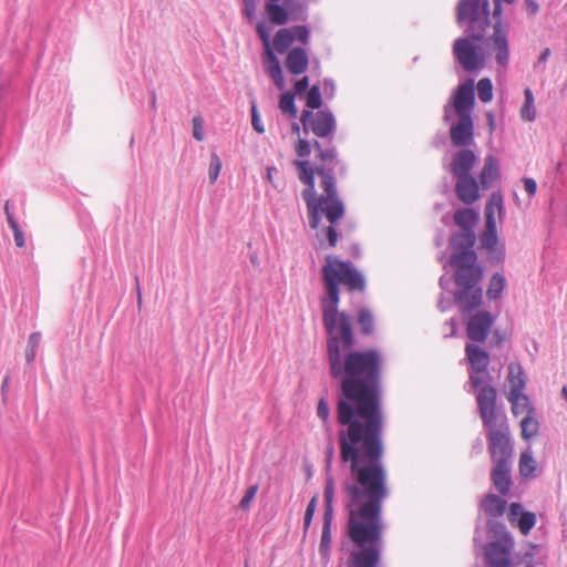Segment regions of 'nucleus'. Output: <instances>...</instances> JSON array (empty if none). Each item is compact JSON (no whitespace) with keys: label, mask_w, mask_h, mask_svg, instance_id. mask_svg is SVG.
Instances as JSON below:
<instances>
[{"label":"nucleus","mask_w":567,"mask_h":567,"mask_svg":"<svg viewBox=\"0 0 567 567\" xmlns=\"http://www.w3.org/2000/svg\"><path fill=\"white\" fill-rule=\"evenodd\" d=\"M344 350L340 336L328 338L330 374L340 380L337 422L340 460L350 466L341 485L348 514L337 567H381L383 550L382 504L388 498V473L383 464V413L379 350Z\"/></svg>","instance_id":"obj_1"},{"label":"nucleus","mask_w":567,"mask_h":567,"mask_svg":"<svg viewBox=\"0 0 567 567\" xmlns=\"http://www.w3.org/2000/svg\"><path fill=\"white\" fill-rule=\"evenodd\" d=\"M313 148L320 164L312 167L308 161L297 159L293 162V165L299 171V179L306 185V188L302 190V198L312 215L313 224H316L319 203H316L318 195L315 187V175H319V169L322 167L329 168L331 176L336 177V174L344 176L347 174V166L338 158L337 147L331 143V140L327 146H323L319 141H313Z\"/></svg>","instance_id":"obj_2"},{"label":"nucleus","mask_w":567,"mask_h":567,"mask_svg":"<svg viewBox=\"0 0 567 567\" xmlns=\"http://www.w3.org/2000/svg\"><path fill=\"white\" fill-rule=\"evenodd\" d=\"M321 271L326 289V295L321 298L323 324L328 338L340 336L343 349L347 350L353 344L354 340L350 317L338 311L340 301L338 275L330 265H323Z\"/></svg>","instance_id":"obj_3"},{"label":"nucleus","mask_w":567,"mask_h":567,"mask_svg":"<svg viewBox=\"0 0 567 567\" xmlns=\"http://www.w3.org/2000/svg\"><path fill=\"white\" fill-rule=\"evenodd\" d=\"M456 22L475 40L485 37L491 25L488 0H460L456 6Z\"/></svg>","instance_id":"obj_4"},{"label":"nucleus","mask_w":567,"mask_h":567,"mask_svg":"<svg viewBox=\"0 0 567 567\" xmlns=\"http://www.w3.org/2000/svg\"><path fill=\"white\" fill-rule=\"evenodd\" d=\"M483 277L482 268H467L455 270L454 281L458 287L455 292V302L463 315H468L480 308L483 300V291L480 281Z\"/></svg>","instance_id":"obj_5"},{"label":"nucleus","mask_w":567,"mask_h":567,"mask_svg":"<svg viewBox=\"0 0 567 567\" xmlns=\"http://www.w3.org/2000/svg\"><path fill=\"white\" fill-rule=\"evenodd\" d=\"M329 168H320L319 176L321 178V187L326 195L317 196L319 203V209L317 215V221L313 224L312 215L308 210L309 226L311 229H317L320 225L322 214L326 215L327 219L334 224L344 215V205L337 193L336 177L331 176Z\"/></svg>","instance_id":"obj_6"},{"label":"nucleus","mask_w":567,"mask_h":567,"mask_svg":"<svg viewBox=\"0 0 567 567\" xmlns=\"http://www.w3.org/2000/svg\"><path fill=\"white\" fill-rule=\"evenodd\" d=\"M475 235L473 231H460L450 239L452 248L451 265L455 270H465L470 268H481L476 265L477 256L473 247L475 245Z\"/></svg>","instance_id":"obj_7"},{"label":"nucleus","mask_w":567,"mask_h":567,"mask_svg":"<svg viewBox=\"0 0 567 567\" xmlns=\"http://www.w3.org/2000/svg\"><path fill=\"white\" fill-rule=\"evenodd\" d=\"M265 10L274 24L284 25L289 20H307V6L301 0H267Z\"/></svg>","instance_id":"obj_8"},{"label":"nucleus","mask_w":567,"mask_h":567,"mask_svg":"<svg viewBox=\"0 0 567 567\" xmlns=\"http://www.w3.org/2000/svg\"><path fill=\"white\" fill-rule=\"evenodd\" d=\"M466 37L458 38L453 44V54L456 61L466 72H474L481 70L485 65V55L480 47L474 44L473 41L480 42L470 37L465 31ZM484 37L481 39V41Z\"/></svg>","instance_id":"obj_9"},{"label":"nucleus","mask_w":567,"mask_h":567,"mask_svg":"<svg viewBox=\"0 0 567 567\" xmlns=\"http://www.w3.org/2000/svg\"><path fill=\"white\" fill-rule=\"evenodd\" d=\"M324 498V513L321 539L319 544V554L321 558L329 559L331 554V542H332V520H333V499H334V480L328 475L326 477V485L323 491Z\"/></svg>","instance_id":"obj_10"},{"label":"nucleus","mask_w":567,"mask_h":567,"mask_svg":"<svg viewBox=\"0 0 567 567\" xmlns=\"http://www.w3.org/2000/svg\"><path fill=\"white\" fill-rule=\"evenodd\" d=\"M300 121L305 133L311 131L321 138L330 137L337 130L336 117L329 110H319L317 112L303 110Z\"/></svg>","instance_id":"obj_11"},{"label":"nucleus","mask_w":567,"mask_h":567,"mask_svg":"<svg viewBox=\"0 0 567 567\" xmlns=\"http://www.w3.org/2000/svg\"><path fill=\"white\" fill-rule=\"evenodd\" d=\"M465 353L470 363L468 377L472 388H477L484 383V379H493L491 373L487 371L489 364V354L487 351L477 344L466 343Z\"/></svg>","instance_id":"obj_12"},{"label":"nucleus","mask_w":567,"mask_h":567,"mask_svg":"<svg viewBox=\"0 0 567 567\" xmlns=\"http://www.w3.org/2000/svg\"><path fill=\"white\" fill-rule=\"evenodd\" d=\"M492 380L484 379V383L478 385L476 393V403L480 416L485 427H491L496 424V399L497 391L491 384Z\"/></svg>","instance_id":"obj_13"},{"label":"nucleus","mask_w":567,"mask_h":567,"mask_svg":"<svg viewBox=\"0 0 567 567\" xmlns=\"http://www.w3.org/2000/svg\"><path fill=\"white\" fill-rule=\"evenodd\" d=\"M330 265L338 275V282L343 284L349 290L362 291L365 288L363 275L350 262L342 261L334 256H327L326 264Z\"/></svg>","instance_id":"obj_14"},{"label":"nucleus","mask_w":567,"mask_h":567,"mask_svg":"<svg viewBox=\"0 0 567 567\" xmlns=\"http://www.w3.org/2000/svg\"><path fill=\"white\" fill-rule=\"evenodd\" d=\"M488 430V450L493 463L512 462L513 446L507 429L503 426L486 427Z\"/></svg>","instance_id":"obj_15"},{"label":"nucleus","mask_w":567,"mask_h":567,"mask_svg":"<svg viewBox=\"0 0 567 567\" xmlns=\"http://www.w3.org/2000/svg\"><path fill=\"white\" fill-rule=\"evenodd\" d=\"M489 55H494L498 66L506 68L509 62V45L507 30L496 21L493 27V34L485 42Z\"/></svg>","instance_id":"obj_16"},{"label":"nucleus","mask_w":567,"mask_h":567,"mask_svg":"<svg viewBox=\"0 0 567 567\" xmlns=\"http://www.w3.org/2000/svg\"><path fill=\"white\" fill-rule=\"evenodd\" d=\"M513 539L494 540L484 546L486 566L514 567L511 560Z\"/></svg>","instance_id":"obj_17"},{"label":"nucleus","mask_w":567,"mask_h":567,"mask_svg":"<svg viewBox=\"0 0 567 567\" xmlns=\"http://www.w3.org/2000/svg\"><path fill=\"white\" fill-rule=\"evenodd\" d=\"M495 322V317L486 310L471 316L466 323V334L474 342H484Z\"/></svg>","instance_id":"obj_18"},{"label":"nucleus","mask_w":567,"mask_h":567,"mask_svg":"<svg viewBox=\"0 0 567 567\" xmlns=\"http://www.w3.org/2000/svg\"><path fill=\"white\" fill-rule=\"evenodd\" d=\"M458 116L457 123L451 127V142L454 146L464 147L473 142L474 125L470 114Z\"/></svg>","instance_id":"obj_19"},{"label":"nucleus","mask_w":567,"mask_h":567,"mask_svg":"<svg viewBox=\"0 0 567 567\" xmlns=\"http://www.w3.org/2000/svg\"><path fill=\"white\" fill-rule=\"evenodd\" d=\"M474 81L468 80L467 82L458 85L454 95L453 106L458 115L470 114V110L474 105Z\"/></svg>","instance_id":"obj_20"},{"label":"nucleus","mask_w":567,"mask_h":567,"mask_svg":"<svg viewBox=\"0 0 567 567\" xmlns=\"http://www.w3.org/2000/svg\"><path fill=\"white\" fill-rule=\"evenodd\" d=\"M455 193L464 204H473L480 196L477 181L472 175L456 177Z\"/></svg>","instance_id":"obj_21"},{"label":"nucleus","mask_w":567,"mask_h":567,"mask_svg":"<svg viewBox=\"0 0 567 567\" xmlns=\"http://www.w3.org/2000/svg\"><path fill=\"white\" fill-rule=\"evenodd\" d=\"M491 477L494 487L501 495H506L512 486V462L493 463Z\"/></svg>","instance_id":"obj_22"},{"label":"nucleus","mask_w":567,"mask_h":567,"mask_svg":"<svg viewBox=\"0 0 567 567\" xmlns=\"http://www.w3.org/2000/svg\"><path fill=\"white\" fill-rule=\"evenodd\" d=\"M476 155L471 150H462L457 152L451 163V172L455 177L471 175V169L476 163Z\"/></svg>","instance_id":"obj_23"},{"label":"nucleus","mask_w":567,"mask_h":567,"mask_svg":"<svg viewBox=\"0 0 567 567\" xmlns=\"http://www.w3.org/2000/svg\"><path fill=\"white\" fill-rule=\"evenodd\" d=\"M285 65L293 75L305 73L309 66L308 53L300 47L292 48L286 56Z\"/></svg>","instance_id":"obj_24"},{"label":"nucleus","mask_w":567,"mask_h":567,"mask_svg":"<svg viewBox=\"0 0 567 567\" xmlns=\"http://www.w3.org/2000/svg\"><path fill=\"white\" fill-rule=\"evenodd\" d=\"M508 382H509V393L508 395H519L524 394V389L526 386V381L524 378L523 369L519 364H509L508 367Z\"/></svg>","instance_id":"obj_25"},{"label":"nucleus","mask_w":567,"mask_h":567,"mask_svg":"<svg viewBox=\"0 0 567 567\" xmlns=\"http://www.w3.org/2000/svg\"><path fill=\"white\" fill-rule=\"evenodd\" d=\"M266 71L269 76L272 79L275 85L282 90L285 87V79L282 75V69L278 58L275 55L272 50L266 52Z\"/></svg>","instance_id":"obj_26"},{"label":"nucleus","mask_w":567,"mask_h":567,"mask_svg":"<svg viewBox=\"0 0 567 567\" xmlns=\"http://www.w3.org/2000/svg\"><path fill=\"white\" fill-rule=\"evenodd\" d=\"M499 176L497 161L494 156L488 155L485 158L484 167L480 174V183L483 188L487 189Z\"/></svg>","instance_id":"obj_27"},{"label":"nucleus","mask_w":567,"mask_h":567,"mask_svg":"<svg viewBox=\"0 0 567 567\" xmlns=\"http://www.w3.org/2000/svg\"><path fill=\"white\" fill-rule=\"evenodd\" d=\"M482 509L493 518L502 516L506 509V501L495 494H488L481 503Z\"/></svg>","instance_id":"obj_28"},{"label":"nucleus","mask_w":567,"mask_h":567,"mask_svg":"<svg viewBox=\"0 0 567 567\" xmlns=\"http://www.w3.org/2000/svg\"><path fill=\"white\" fill-rule=\"evenodd\" d=\"M477 214L472 208H460L454 214V223L464 231H473Z\"/></svg>","instance_id":"obj_29"},{"label":"nucleus","mask_w":567,"mask_h":567,"mask_svg":"<svg viewBox=\"0 0 567 567\" xmlns=\"http://www.w3.org/2000/svg\"><path fill=\"white\" fill-rule=\"evenodd\" d=\"M520 427L522 436L525 440H530L537 434L539 430V423L537 419L534 416V410H529L528 413L525 414V416L520 421Z\"/></svg>","instance_id":"obj_30"},{"label":"nucleus","mask_w":567,"mask_h":567,"mask_svg":"<svg viewBox=\"0 0 567 567\" xmlns=\"http://www.w3.org/2000/svg\"><path fill=\"white\" fill-rule=\"evenodd\" d=\"M293 32L289 28H284L277 31L274 38V47L280 54L285 53L293 43Z\"/></svg>","instance_id":"obj_31"},{"label":"nucleus","mask_w":567,"mask_h":567,"mask_svg":"<svg viewBox=\"0 0 567 567\" xmlns=\"http://www.w3.org/2000/svg\"><path fill=\"white\" fill-rule=\"evenodd\" d=\"M481 243L488 251H494L496 249L498 244L496 221L489 220L488 226L485 225V231L481 237Z\"/></svg>","instance_id":"obj_32"},{"label":"nucleus","mask_w":567,"mask_h":567,"mask_svg":"<svg viewBox=\"0 0 567 567\" xmlns=\"http://www.w3.org/2000/svg\"><path fill=\"white\" fill-rule=\"evenodd\" d=\"M503 210V198L499 194H493L485 206V225L488 226V221H496L495 213L502 214Z\"/></svg>","instance_id":"obj_33"},{"label":"nucleus","mask_w":567,"mask_h":567,"mask_svg":"<svg viewBox=\"0 0 567 567\" xmlns=\"http://www.w3.org/2000/svg\"><path fill=\"white\" fill-rule=\"evenodd\" d=\"M505 284H506L505 277L502 274H499V272L494 274L489 280V285H488L487 292H486L488 299H491V300L498 299L505 288Z\"/></svg>","instance_id":"obj_34"},{"label":"nucleus","mask_w":567,"mask_h":567,"mask_svg":"<svg viewBox=\"0 0 567 567\" xmlns=\"http://www.w3.org/2000/svg\"><path fill=\"white\" fill-rule=\"evenodd\" d=\"M507 399L512 404V412L515 416L524 413L527 414L529 410H534L533 406H530L526 394H519L516 396L508 395Z\"/></svg>","instance_id":"obj_35"},{"label":"nucleus","mask_w":567,"mask_h":567,"mask_svg":"<svg viewBox=\"0 0 567 567\" xmlns=\"http://www.w3.org/2000/svg\"><path fill=\"white\" fill-rule=\"evenodd\" d=\"M525 102L520 109V116L525 121H534L536 118V109L534 105V96L530 89L524 91Z\"/></svg>","instance_id":"obj_36"},{"label":"nucleus","mask_w":567,"mask_h":567,"mask_svg":"<svg viewBox=\"0 0 567 567\" xmlns=\"http://www.w3.org/2000/svg\"><path fill=\"white\" fill-rule=\"evenodd\" d=\"M536 471V461L530 452H523L519 457V473L523 477L533 476Z\"/></svg>","instance_id":"obj_37"},{"label":"nucleus","mask_w":567,"mask_h":567,"mask_svg":"<svg viewBox=\"0 0 567 567\" xmlns=\"http://www.w3.org/2000/svg\"><path fill=\"white\" fill-rule=\"evenodd\" d=\"M358 323L360 324L362 334H371L374 329V317L371 310L362 308L359 311Z\"/></svg>","instance_id":"obj_38"},{"label":"nucleus","mask_w":567,"mask_h":567,"mask_svg":"<svg viewBox=\"0 0 567 567\" xmlns=\"http://www.w3.org/2000/svg\"><path fill=\"white\" fill-rule=\"evenodd\" d=\"M279 107L284 113H287L290 117L295 118L297 116L295 93L290 91L282 93L279 101Z\"/></svg>","instance_id":"obj_39"},{"label":"nucleus","mask_w":567,"mask_h":567,"mask_svg":"<svg viewBox=\"0 0 567 567\" xmlns=\"http://www.w3.org/2000/svg\"><path fill=\"white\" fill-rule=\"evenodd\" d=\"M477 95H478V99L484 102V103H487L489 101H492L493 99V84H492V81L488 79V78H483L478 81L477 83Z\"/></svg>","instance_id":"obj_40"},{"label":"nucleus","mask_w":567,"mask_h":567,"mask_svg":"<svg viewBox=\"0 0 567 567\" xmlns=\"http://www.w3.org/2000/svg\"><path fill=\"white\" fill-rule=\"evenodd\" d=\"M306 105L310 110H319L322 105L320 87L312 85L306 94Z\"/></svg>","instance_id":"obj_41"},{"label":"nucleus","mask_w":567,"mask_h":567,"mask_svg":"<svg viewBox=\"0 0 567 567\" xmlns=\"http://www.w3.org/2000/svg\"><path fill=\"white\" fill-rule=\"evenodd\" d=\"M536 524V515L532 512H525L517 519V526L523 535H528Z\"/></svg>","instance_id":"obj_42"},{"label":"nucleus","mask_w":567,"mask_h":567,"mask_svg":"<svg viewBox=\"0 0 567 567\" xmlns=\"http://www.w3.org/2000/svg\"><path fill=\"white\" fill-rule=\"evenodd\" d=\"M487 529L488 533L497 538L496 540L512 539L508 532L506 530V526L495 519H488Z\"/></svg>","instance_id":"obj_43"},{"label":"nucleus","mask_w":567,"mask_h":567,"mask_svg":"<svg viewBox=\"0 0 567 567\" xmlns=\"http://www.w3.org/2000/svg\"><path fill=\"white\" fill-rule=\"evenodd\" d=\"M41 341L40 332H33L30 334L28 346L25 349V359L28 363H31L37 354V348Z\"/></svg>","instance_id":"obj_44"},{"label":"nucleus","mask_w":567,"mask_h":567,"mask_svg":"<svg viewBox=\"0 0 567 567\" xmlns=\"http://www.w3.org/2000/svg\"><path fill=\"white\" fill-rule=\"evenodd\" d=\"M221 169V161L219 156L216 153H212L210 155V163H209V169H208V176L210 184H214L216 179L218 178V175Z\"/></svg>","instance_id":"obj_45"},{"label":"nucleus","mask_w":567,"mask_h":567,"mask_svg":"<svg viewBox=\"0 0 567 567\" xmlns=\"http://www.w3.org/2000/svg\"><path fill=\"white\" fill-rule=\"evenodd\" d=\"M316 508H317V496H313L310 499V502L308 503L307 508H306V513H305V518H303V530H305V533H307V530L309 529V527L311 525V522H312Z\"/></svg>","instance_id":"obj_46"},{"label":"nucleus","mask_w":567,"mask_h":567,"mask_svg":"<svg viewBox=\"0 0 567 567\" xmlns=\"http://www.w3.org/2000/svg\"><path fill=\"white\" fill-rule=\"evenodd\" d=\"M259 486L257 484L250 485L239 503V507L244 511L249 509L252 499L255 498Z\"/></svg>","instance_id":"obj_47"},{"label":"nucleus","mask_w":567,"mask_h":567,"mask_svg":"<svg viewBox=\"0 0 567 567\" xmlns=\"http://www.w3.org/2000/svg\"><path fill=\"white\" fill-rule=\"evenodd\" d=\"M293 32V41L298 40L302 44H307L309 42V29L306 25H295L289 28Z\"/></svg>","instance_id":"obj_48"},{"label":"nucleus","mask_w":567,"mask_h":567,"mask_svg":"<svg viewBox=\"0 0 567 567\" xmlns=\"http://www.w3.org/2000/svg\"><path fill=\"white\" fill-rule=\"evenodd\" d=\"M256 31L259 39L262 41V44L266 49V52L271 50L270 48V34L267 25L264 22H258L256 25Z\"/></svg>","instance_id":"obj_49"},{"label":"nucleus","mask_w":567,"mask_h":567,"mask_svg":"<svg viewBox=\"0 0 567 567\" xmlns=\"http://www.w3.org/2000/svg\"><path fill=\"white\" fill-rule=\"evenodd\" d=\"M311 147H313V143L311 144L309 141L300 138L296 145V153L299 157L306 158L310 155Z\"/></svg>","instance_id":"obj_50"},{"label":"nucleus","mask_w":567,"mask_h":567,"mask_svg":"<svg viewBox=\"0 0 567 567\" xmlns=\"http://www.w3.org/2000/svg\"><path fill=\"white\" fill-rule=\"evenodd\" d=\"M251 125L257 133L262 134L265 132V127L261 124L260 116L255 102H251Z\"/></svg>","instance_id":"obj_51"},{"label":"nucleus","mask_w":567,"mask_h":567,"mask_svg":"<svg viewBox=\"0 0 567 567\" xmlns=\"http://www.w3.org/2000/svg\"><path fill=\"white\" fill-rule=\"evenodd\" d=\"M317 415L319 419H321L324 423L329 421L330 417V409L328 405V402L324 398H321L318 402L317 406Z\"/></svg>","instance_id":"obj_52"},{"label":"nucleus","mask_w":567,"mask_h":567,"mask_svg":"<svg viewBox=\"0 0 567 567\" xmlns=\"http://www.w3.org/2000/svg\"><path fill=\"white\" fill-rule=\"evenodd\" d=\"M524 513L523 506L519 503H512L508 511V519L515 523Z\"/></svg>","instance_id":"obj_53"},{"label":"nucleus","mask_w":567,"mask_h":567,"mask_svg":"<svg viewBox=\"0 0 567 567\" xmlns=\"http://www.w3.org/2000/svg\"><path fill=\"white\" fill-rule=\"evenodd\" d=\"M193 136L196 141H203L204 133H203V126H202V120L199 116H195L193 118Z\"/></svg>","instance_id":"obj_54"},{"label":"nucleus","mask_w":567,"mask_h":567,"mask_svg":"<svg viewBox=\"0 0 567 567\" xmlns=\"http://www.w3.org/2000/svg\"><path fill=\"white\" fill-rule=\"evenodd\" d=\"M551 52H550V49L549 48H545L538 60L536 61V63L534 64V69L535 70H539V71H544L545 70V63L547 62V60L549 59Z\"/></svg>","instance_id":"obj_55"},{"label":"nucleus","mask_w":567,"mask_h":567,"mask_svg":"<svg viewBox=\"0 0 567 567\" xmlns=\"http://www.w3.org/2000/svg\"><path fill=\"white\" fill-rule=\"evenodd\" d=\"M336 450L332 443H329L326 449V471L329 472L332 466V462L334 458Z\"/></svg>","instance_id":"obj_56"},{"label":"nucleus","mask_w":567,"mask_h":567,"mask_svg":"<svg viewBox=\"0 0 567 567\" xmlns=\"http://www.w3.org/2000/svg\"><path fill=\"white\" fill-rule=\"evenodd\" d=\"M244 14L251 20L256 14L255 0H244Z\"/></svg>","instance_id":"obj_57"},{"label":"nucleus","mask_w":567,"mask_h":567,"mask_svg":"<svg viewBox=\"0 0 567 567\" xmlns=\"http://www.w3.org/2000/svg\"><path fill=\"white\" fill-rule=\"evenodd\" d=\"M523 183H524V188H525L526 193L529 196H534L536 194V190H537V183H536V181L533 179V178H529V177H525L523 179Z\"/></svg>","instance_id":"obj_58"},{"label":"nucleus","mask_w":567,"mask_h":567,"mask_svg":"<svg viewBox=\"0 0 567 567\" xmlns=\"http://www.w3.org/2000/svg\"><path fill=\"white\" fill-rule=\"evenodd\" d=\"M308 87H309V78L303 76L295 83V93L301 94V93L306 92L308 90Z\"/></svg>","instance_id":"obj_59"},{"label":"nucleus","mask_w":567,"mask_h":567,"mask_svg":"<svg viewBox=\"0 0 567 567\" xmlns=\"http://www.w3.org/2000/svg\"><path fill=\"white\" fill-rule=\"evenodd\" d=\"M323 92L327 96L332 97L336 92V84L332 79H324L322 82Z\"/></svg>","instance_id":"obj_60"},{"label":"nucleus","mask_w":567,"mask_h":567,"mask_svg":"<svg viewBox=\"0 0 567 567\" xmlns=\"http://www.w3.org/2000/svg\"><path fill=\"white\" fill-rule=\"evenodd\" d=\"M327 238L331 247H334L337 245L339 235L337 229L332 225L327 228Z\"/></svg>","instance_id":"obj_61"},{"label":"nucleus","mask_w":567,"mask_h":567,"mask_svg":"<svg viewBox=\"0 0 567 567\" xmlns=\"http://www.w3.org/2000/svg\"><path fill=\"white\" fill-rule=\"evenodd\" d=\"M526 10L528 14L533 16L538 12L539 7L535 0H525Z\"/></svg>","instance_id":"obj_62"},{"label":"nucleus","mask_w":567,"mask_h":567,"mask_svg":"<svg viewBox=\"0 0 567 567\" xmlns=\"http://www.w3.org/2000/svg\"><path fill=\"white\" fill-rule=\"evenodd\" d=\"M14 233V241H16V245L18 247H23L24 245V238H23V234L22 231L20 230V228H17L13 230Z\"/></svg>","instance_id":"obj_63"},{"label":"nucleus","mask_w":567,"mask_h":567,"mask_svg":"<svg viewBox=\"0 0 567 567\" xmlns=\"http://www.w3.org/2000/svg\"><path fill=\"white\" fill-rule=\"evenodd\" d=\"M6 214H7V217H8V223L10 225V227L14 230L17 228H19L18 226V223L16 221V219L11 216V214L9 213V204L7 203L6 204Z\"/></svg>","instance_id":"obj_64"}]
</instances>
